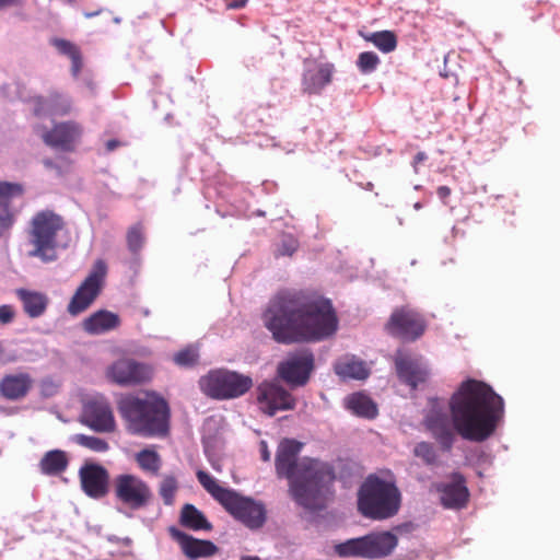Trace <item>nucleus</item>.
Segmentation results:
<instances>
[{
    "mask_svg": "<svg viewBox=\"0 0 560 560\" xmlns=\"http://www.w3.org/2000/svg\"><path fill=\"white\" fill-rule=\"evenodd\" d=\"M178 489L179 485L175 476L166 475L163 477L159 483L158 491L165 505L171 506L175 503V497Z\"/></svg>",
    "mask_w": 560,
    "mask_h": 560,
    "instance_id": "72a5a7b5",
    "label": "nucleus"
},
{
    "mask_svg": "<svg viewBox=\"0 0 560 560\" xmlns=\"http://www.w3.org/2000/svg\"><path fill=\"white\" fill-rule=\"evenodd\" d=\"M451 418L430 411L424 427L444 452H450L456 433L470 442H485L492 436L504 416V401L488 384L467 380L450 399Z\"/></svg>",
    "mask_w": 560,
    "mask_h": 560,
    "instance_id": "f257e3e1",
    "label": "nucleus"
},
{
    "mask_svg": "<svg viewBox=\"0 0 560 560\" xmlns=\"http://www.w3.org/2000/svg\"><path fill=\"white\" fill-rule=\"evenodd\" d=\"M314 370V355L310 350L290 354L277 368L278 376L291 386H304Z\"/></svg>",
    "mask_w": 560,
    "mask_h": 560,
    "instance_id": "2eb2a0df",
    "label": "nucleus"
},
{
    "mask_svg": "<svg viewBox=\"0 0 560 560\" xmlns=\"http://www.w3.org/2000/svg\"><path fill=\"white\" fill-rule=\"evenodd\" d=\"M15 360H16L15 355L7 354L3 342L0 341V364H7L10 362H14Z\"/></svg>",
    "mask_w": 560,
    "mask_h": 560,
    "instance_id": "37998d69",
    "label": "nucleus"
},
{
    "mask_svg": "<svg viewBox=\"0 0 560 560\" xmlns=\"http://www.w3.org/2000/svg\"><path fill=\"white\" fill-rule=\"evenodd\" d=\"M425 328L424 317L409 306L395 308L385 325V329L390 336L406 342L419 339Z\"/></svg>",
    "mask_w": 560,
    "mask_h": 560,
    "instance_id": "f8f14e48",
    "label": "nucleus"
},
{
    "mask_svg": "<svg viewBox=\"0 0 560 560\" xmlns=\"http://www.w3.org/2000/svg\"><path fill=\"white\" fill-rule=\"evenodd\" d=\"M451 478L452 482H439L434 488L441 493V503L444 508L462 509L466 506L469 498L465 477L460 472H453Z\"/></svg>",
    "mask_w": 560,
    "mask_h": 560,
    "instance_id": "412c9836",
    "label": "nucleus"
},
{
    "mask_svg": "<svg viewBox=\"0 0 560 560\" xmlns=\"http://www.w3.org/2000/svg\"><path fill=\"white\" fill-rule=\"evenodd\" d=\"M74 441L79 445L86 447L96 453H104L109 450V445H108L107 441L104 439L97 438V436L77 434L74 436Z\"/></svg>",
    "mask_w": 560,
    "mask_h": 560,
    "instance_id": "f704fd0d",
    "label": "nucleus"
},
{
    "mask_svg": "<svg viewBox=\"0 0 560 560\" xmlns=\"http://www.w3.org/2000/svg\"><path fill=\"white\" fill-rule=\"evenodd\" d=\"M108 376L121 386L137 385L151 378V369L135 360L121 359L112 364Z\"/></svg>",
    "mask_w": 560,
    "mask_h": 560,
    "instance_id": "6ab92c4d",
    "label": "nucleus"
},
{
    "mask_svg": "<svg viewBox=\"0 0 560 560\" xmlns=\"http://www.w3.org/2000/svg\"><path fill=\"white\" fill-rule=\"evenodd\" d=\"M368 40H371L375 47H377L383 52H390L397 46V37H365Z\"/></svg>",
    "mask_w": 560,
    "mask_h": 560,
    "instance_id": "a19ab883",
    "label": "nucleus"
},
{
    "mask_svg": "<svg viewBox=\"0 0 560 560\" xmlns=\"http://www.w3.org/2000/svg\"><path fill=\"white\" fill-rule=\"evenodd\" d=\"M415 456L421 458L427 465H434L438 454L434 446L429 442H419L413 448Z\"/></svg>",
    "mask_w": 560,
    "mask_h": 560,
    "instance_id": "e433bc0d",
    "label": "nucleus"
},
{
    "mask_svg": "<svg viewBox=\"0 0 560 560\" xmlns=\"http://www.w3.org/2000/svg\"><path fill=\"white\" fill-rule=\"evenodd\" d=\"M398 544L390 532H373L362 537L350 538L335 546V552L341 558L382 559L388 557Z\"/></svg>",
    "mask_w": 560,
    "mask_h": 560,
    "instance_id": "6e6552de",
    "label": "nucleus"
},
{
    "mask_svg": "<svg viewBox=\"0 0 560 560\" xmlns=\"http://www.w3.org/2000/svg\"><path fill=\"white\" fill-rule=\"evenodd\" d=\"M299 247V242L292 235H284L278 247V256H292Z\"/></svg>",
    "mask_w": 560,
    "mask_h": 560,
    "instance_id": "ea45409f",
    "label": "nucleus"
},
{
    "mask_svg": "<svg viewBox=\"0 0 560 560\" xmlns=\"http://www.w3.org/2000/svg\"><path fill=\"white\" fill-rule=\"evenodd\" d=\"M248 0H224L228 9H242L247 4Z\"/></svg>",
    "mask_w": 560,
    "mask_h": 560,
    "instance_id": "c03bdc74",
    "label": "nucleus"
},
{
    "mask_svg": "<svg viewBox=\"0 0 560 560\" xmlns=\"http://www.w3.org/2000/svg\"><path fill=\"white\" fill-rule=\"evenodd\" d=\"M24 188L19 183L0 182V238L8 237L16 222L19 210L12 200L22 197Z\"/></svg>",
    "mask_w": 560,
    "mask_h": 560,
    "instance_id": "a211bd4d",
    "label": "nucleus"
},
{
    "mask_svg": "<svg viewBox=\"0 0 560 560\" xmlns=\"http://www.w3.org/2000/svg\"><path fill=\"white\" fill-rule=\"evenodd\" d=\"M21 0H0V9L19 5Z\"/></svg>",
    "mask_w": 560,
    "mask_h": 560,
    "instance_id": "de8ad7c7",
    "label": "nucleus"
},
{
    "mask_svg": "<svg viewBox=\"0 0 560 560\" xmlns=\"http://www.w3.org/2000/svg\"><path fill=\"white\" fill-rule=\"evenodd\" d=\"M126 238L128 249L133 254L138 253L144 244V233L142 224L137 223L130 226L127 231Z\"/></svg>",
    "mask_w": 560,
    "mask_h": 560,
    "instance_id": "c9c22d12",
    "label": "nucleus"
},
{
    "mask_svg": "<svg viewBox=\"0 0 560 560\" xmlns=\"http://www.w3.org/2000/svg\"><path fill=\"white\" fill-rule=\"evenodd\" d=\"M201 390L214 399H233L246 394L253 386V380L248 375L229 370L210 371L201 377Z\"/></svg>",
    "mask_w": 560,
    "mask_h": 560,
    "instance_id": "1a4fd4ad",
    "label": "nucleus"
},
{
    "mask_svg": "<svg viewBox=\"0 0 560 560\" xmlns=\"http://www.w3.org/2000/svg\"><path fill=\"white\" fill-rule=\"evenodd\" d=\"M117 409L132 434L162 436L168 432L170 408L163 398L128 395L119 399Z\"/></svg>",
    "mask_w": 560,
    "mask_h": 560,
    "instance_id": "20e7f679",
    "label": "nucleus"
},
{
    "mask_svg": "<svg viewBox=\"0 0 560 560\" xmlns=\"http://www.w3.org/2000/svg\"><path fill=\"white\" fill-rule=\"evenodd\" d=\"M242 560H260V559L257 557H247V558H243Z\"/></svg>",
    "mask_w": 560,
    "mask_h": 560,
    "instance_id": "603ef678",
    "label": "nucleus"
},
{
    "mask_svg": "<svg viewBox=\"0 0 560 560\" xmlns=\"http://www.w3.org/2000/svg\"><path fill=\"white\" fill-rule=\"evenodd\" d=\"M261 458L264 462H268L270 459V453L268 451L266 442H261Z\"/></svg>",
    "mask_w": 560,
    "mask_h": 560,
    "instance_id": "49530a36",
    "label": "nucleus"
},
{
    "mask_svg": "<svg viewBox=\"0 0 560 560\" xmlns=\"http://www.w3.org/2000/svg\"><path fill=\"white\" fill-rule=\"evenodd\" d=\"M452 190L447 186H440L436 190V194L440 199L445 200L447 197H450Z\"/></svg>",
    "mask_w": 560,
    "mask_h": 560,
    "instance_id": "a18cd8bd",
    "label": "nucleus"
},
{
    "mask_svg": "<svg viewBox=\"0 0 560 560\" xmlns=\"http://www.w3.org/2000/svg\"><path fill=\"white\" fill-rule=\"evenodd\" d=\"M170 536L176 540L190 559L207 558L218 553L219 548L210 540L197 539L175 526L168 527Z\"/></svg>",
    "mask_w": 560,
    "mask_h": 560,
    "instance_id": "4be33fe9",
    "label": "nucleus"
},
{
    "mask_svg": "<svg viewBox=\"0 0 560 560\" xmlns=\"http://www.w3.org/2000/svg\"><path fill=\"white\" fill-rule=\"evenodd\" d=\"M113 493L122 506L138 511L147 508L153 493L147 481L132 474H120L113 480Z\"/></svg>",
    "mask_w": 560,
    "mask_h": 560,
    "instance_id": "9d476101",
    "label": "nucleus"
},
{
    "mask_svg": "<svg viewBox=\"0 0 560 560\" xmlns=\"http://www.w3.org/2000/svg\"><path fill=\"white\" fill-rule=\"evenodd\" d=\"M118 145H119V141H117L115 139L108 140L106 142V150L110 152V151L115 150Z\"/></svg>",
    "mask_w": 560,
    "mask_h": 560,
    "instance_id": "8fccbe9b",
    "label": "nucleus"
},
{
    "mask_svg": "<svg viewBox=\"0 0 560 560\" xmlns=\"http://www.w3.org/2000/svg\"><path fill=\"white\" fill-rule=\"evenodd\" d=\"M256 401L259 410L269 416H275L278 411L292 410L296 400L282 385L277 381H264L256 387Z\"/></svg>",
    "mask_w": 560,
    "mask_h": 560,
    "instance_id": "ddd939ff",
    "label": "nucleus"
},
{
    "mask_svg": "<svg viewBox=\"0 0 560 560\" xmlns=\"http://www.w3.org/2000/svg\"><path fill=\"white\" fill-rule=\"evenodd\" d=\"M81 422L95 432L110 433L116 422L108 400L104 396H94L83 405Z\"/></svg>",
    "mask_w": 560,
    "mask_h": 560,
    "instance_id": "dca6fc26",
    "label": "nucleus"
},
{
    "mask_svg": "<svg viewBox=\"0 0 560 560\" xmlns=\"http://www.w3.org/2000/svg\"><path fill=\"white\" fill-rule=\"evenodd\" d=\"M265 327L284 345L315 342L336 334L338 316L330 300L307 291H282L262 313Z\"/></svg>",
    "mask_w": 560,
    "mask_h": 560,
    "instance_id": "f03ea898",
    "label": "nucleus"
},
{
    "mask_svg": "<svg viewBox=\"0 0 560 560\" xmlns=\"http://www.w3.org/2000/svg\"><path fill=\"white\" fill-rule=\"evenodd\" d=\"M401 493L395 482L370 475L360 487L358 510L368 518L382 521L396 515L400 509Z\"/></svg>",
    "mask_w": 560,
    "mask_h": 560,
    "instance_id": "39448f33",
    "label": "nucleus"
},
{
    "mask_svg": "<svg viewBox=\"0 0 560 560\" xmlns=\"http://www.w3.org/2000/svg\"><path fill=\"white\" fill-rule=\"evenodd\" d=\"M372 35H381V36H384V35H394L392 32L389 31H381V32H375L373 33Z\"/></svg>",
    "mask_w": 560,
    "mask_h": 560,
    "instance_id": "3c124183",
    "label": "nucleus"
},
{
    "mask_svg": "<svg viewBox=\"0 0 560 560\" xmlns=\"http://www.w3.org/2000/svg\"><path fill=\"white\" fill-rule=\"evenodd\" d=\"M199 483L217 500L234 518L247 527L259 528L266 521V511L262 504L253 499L243 497L232 489L224 488L207 471L196 472Z\"/></svg>",
    "mask_w": 560,
    "mask_h": 560,
    "instance_id": "423d86ee",
    "label": "nucleus"
},
{
    "mask_svg": "<svg viewBox=\"0 0 560 560\" xmlns=\"http://www.w3.org/2000/svg\"><path fill=\"white\" fill-rule=\"evenodd\" d=\"M139 468L149 475L158 476L162 467L160 454L152 448H143L135 455Z\"/></svg>",
    "mask_w": 560,
    "mask_h": 560,
    "instance_id": "2f4dec72",
    "label": "nucleus"
},
{
    "mask_svg": "<svg viewBox=\"0 0 560 560\" xmlns=\"http://www.w3.org/2000/svg\"><path fill=\"white\" fill-rule=\"evenodd\" d=\"M335 373L342 380H366L370 369L366 363L355 355L347 354L340 358L334 365Z\"/></svg>",
    "mask_w": 560,
    "mask_h": 560,
    "instance_id": "bb28decb",
    "label": "nucleus"
},
{
    "mask_svg": "<svg viewBox=\"0 0 560 560\" xmlns=\"http://www.w3.org/2000/svg\"><path fill=\"white\" fill-rule=\"evenodd\" d=\"M395 366L398 377L412 388L425 382L429 374L427 368L419 359H413L402 351H397L395 355Z\"/></svg>",
    "mask_w": 560,
    "mask_h": 560,
    "instance_id": "5701e85b",
    "label": "nucleus"
},
{
    "mask_svg": "<svg viewBox=\"0 0 560 560\" xmlns=\"http://www.w3.org/2000/svg\"><path fill=\"white\" fill-rule=\"evenodd\" d=\"M180 524L192 530H211L212 525L195 505L186 503L180 511Z\"/></svg>",
    "mask_w": 560,
    "mask_h": 560,
    "instance_id": "c85d7f7f",
    "label": "nucleus"
},
{
    "mask_svg": "<svg viewBox=\"0 0 560 560\" xmlns=\"http://www.w3.org/2000/svg\"><path fill=\"white\" fill-rule=\"evenodd\" d=\"M335 66L316 59H306L301 79V90L307 95H318L332 82Z\"/></svg>",
    "mask_w": 560,
    "mask_h": 560,
    "instance_id": "f3484780",
    "label": "nucleus"
},
{
    "mask_svg": "<svg viewBox=\"0 0 560 560\" xmlns=\"http://www.w3.org/2000/svg\"><path fill=\"white\" fill-rule=\"evenodd\" d=\"M427 154L424 152H418L413 159V164L417 165V164H420L422 163L423 161L427 160Z\"/></svg>",
    "mask_w": 560,
    "mask_h": 560,
    "instance_id": "09e8293b",
    "label": "nucleus"
},
{
    "mask_svg": "<svg viewBox=\"0 0 560 560\" xmlns=\"http://www.w3.org/2000/svg\"><path fill=\"white\" fill-rule=\"evenodd\" d=\"M69 460L66 452L61 450H52L47 452L39 462L40 471L44 475L55 476L65 471Z\"/></svg>",
    "mask_w": 560,
    "mask_h": 560,
    "instance_id": "c756f323",
    "label": "nucleus"
},
{
    "mask_svg": "<svg viewBox=\"0 0 560 560\" xmlns=\"http://www.w3.org/2000/svg\"><path fill=\"white\" fill-rule=\"evenodd\" d=\"M415 208H416V209H420V208H421L420 203H418V202H417V203L415 205Z\"/></svg>",
    "mask_w": 560,
    "mask_h": 560,
    "instance_id": "5fc2aeb1",
    "label": "nucleus"
},
{
    "mask_svg": "<svg viewBox=\"0 0 560 560\" xmlns=\"http://www.w3.org/2000/svg\"><path fill=\"white\" fill-rule=\"evenodd\" d=\"M16 296L22 302L23 311L31 318L40 317L47 310L49 299L46 294L27 289H18Z\"/></svg>",
    "mask_w": 560,
    "mask_h": 560,
    "instance_id": "cd10ccee",
    "label": "nucleus"
},
{
    "mask_svg": "<svg viewBox=\"0 0 560 560\" xmlns=\"http://www.w3.org/2000/svg\"><path fill=\"white\" fill-rule=\"evenodd\" d=\"M66 223L61 215L52 210L36 212L28 224L27 241L32 246L28 257L39 258L43 262L57 259L58 235L65 230Z\"/></svg>",
    "mask_w": 560,
    "mask_h": 560,
    "instance_id": "0eeeda50",
    "label": "nucleus"
},
{
    "mask_svg": "<svg viewBox=\"0 0 560 560\" xmlns=\"http://www.w3.org/2000/svg\"><path fill=\"white\" fill-rule=\"evenodd\" d=\"M35 132L46 145L63 152H73L83 135V127L75 120H67L55 124L49 130L38 125Z\"/></svg>",
    "mask_w": 560,
    "mask_h": 560,
    "instance_id": "4468645a",
    "label": "nucleus"
},
{
    "mask_svg": "<svg viewBox=\"0 0 560 560\" xmlns=\"http://www.w3.org/2000/svg\"><path fill=\"white\" fill-rule=\"evenodd\" d=\"M106 275V262L103 259H97L67 306L70 315L77 316L93 304L104 287Z\"/></svg>",
    "mask_w": 560,
    "mask_h": 560,
    "instance_id": "9b49d317",
    "label": "nucleus"
},
{
    "mask_svg": "<svg viewBox=\"0 0 560 560\" xmlns=\"http://www.w3.org/2000/svg\"><path fill=\"white\" fill-rule=\"evenodd\" d=\"M346 404L347 408L359 417L373 419L377 416L376 404L364 394L355 393L350 395Z\"/></svg>",
    "mask_w": 560,
    "mask_h": 560,
    "instance_id": "7c9ffc66",
    "label": "nucleus"
},
{
    "mask_svg": "<svg viewBox=\"0 0 560 560\" xmlns=\"http://www.w3.org/2000/svg\"><path fill=\"white\" fill-rule=\"evenodd\" d=\"M34 103V113L37 116L46 112L52 116H67L72 112L71 98L57 92L50 93L47 100L36 97Z\"/></svg>",
    "mask_w": 560,
    "mask_h": 560,
    "instance_id": "a878e982",
    "label": "nucleus"
},
{
    "mask_svg": "<svg viewBox=\"0 0 560 560\" xmlns=\"http://www.w3.org/2000/svg\"><path fill=\"white\" fill-rule=\"evenodd\" d=\"M83 492L93 499L104 498L108 492V471L98 464H85L79 470Z\"/></svg>",
    "mask_w": 560,
    "mask_h": 560,
    "instance_id": "aec40b11",
    "label": "nucleus"
},
{
    "mask_svg": "<svg viewBox=\"0 0 560 560\" xmlns=\"http://www.w3.org/2000/svg\"><path fill=\"white\" fill-rule=\"evenodd\" d=\"M120 323L118 314L107 310H100L82 322V328L90 335H102L118 328Z\"/></svg>",
    "mask_w": 560,
    "mask_h": 560,
    "instance_id": "393cba45",
    "label": "nucleus"
},
{
    "mask_svg": "<svg viewBox=\"0 0 560 560\" xmlns=\"http://www.w3.org/2000/svg\"><path fill=\"white\" fill-rule=\"evenodd\" d=\"M34 380L25 372L5 374L0 380V395L10 401L24 399L33 388Z\"/></svg>",
    "mask_w": 560,
    "mask_h": 560,
    "instance_id": "b1692460",
    "label": "nucleus"
},
{
    "mask_svg": "<svg viewBox=\"0 0 560 560\" xmlns=\"http://www.w3.org/2000/svg\"><path fill=\"white\" fill-rule=\"evenodd\" d=\"M378 65L380 59L377 55L373 51L361 52L357 60L358 69L364 74L373 72Z\"/></svg>",
    "mask_w": 560,
    "mask_h": 560,
    "instance_id": "4c0bfd02",
    "label": "nucleus"
},
{
    "mask_svg": "<svg viewBox=\"0 0 560 560\" xmlns=\"http://www.w3.org/2000/svg\"><path fill=\"white\" fill-rule=\"evenodd\" d=\"M45 165H47V166H51V165H52V162H51V161H45Z\"/></svg>",
    "mask_w": 560,
    "mask_h": 560,
    "instance_id": "864d4df0",
    "label": "nucleus"
},
{
    "mask_svg": "<svg viewBox=\"0 0 560 560\" xmlns=\"http://www.w3.org/2000/svg\"><path fill=\"white\" fill-rule=\"evenodd\" d=\"M52 45L60 54L66 55L71 59V72L73 77H79L83 67L80 49L73 43L65 38H54Z\"/></svg>",
    "mask_w": 560,
    "mask_h": 560,
    "instance_id": "473e14b6",
    "label": "nucleus"
},
{
    "mask_svg": "<svg viewBox=\"0 0 560 560\" xmlns=\"http://www.w3.org/2000/svg\"><path fill=\"white\" fill-rule=\"evenodd\" d=\"M302 446L295 440H283L276 455V472L279 478L289 480V493L299 505L322 510L331 494L335 472L328 464L317 459H299Z\"/></svg>",
    "mask_w": 560,
    "mask_h": 560,
    "instance_id": "7ed1b4c3",
    "label": "nucleus"
},
{
    "mask_svg": "<svg viewBox=\"0 0 560 560\" xmlns=\"http://www.w3.org/2000/svg\"><path fill=\"white\" fill-rule=\"evenodd\" d=\"M198 352L195 348L188 347L174 354V361L180 366H192L198 361Z\"/></svg>",
    "mask_w": 560,
    "mask_h": 560,
    "instance_id": "58836bf2",
    "label": "nucleus"
},
{
    "mask_svg": "<svg viewBox=\"0 0 560 560\" xmlns=\"http://www.w3.org/2000/svg\"><path fill=\"white\" fill-rule=\"evenodd\" d=\"M15 318V310L12 305H0V324L8 325Z\"/></svg>",
    "mask_w": 560,
    "mask_h": 560,
    "instance_id": "79ce46f5",
    "label": "nucleus"
}]
</instances>
